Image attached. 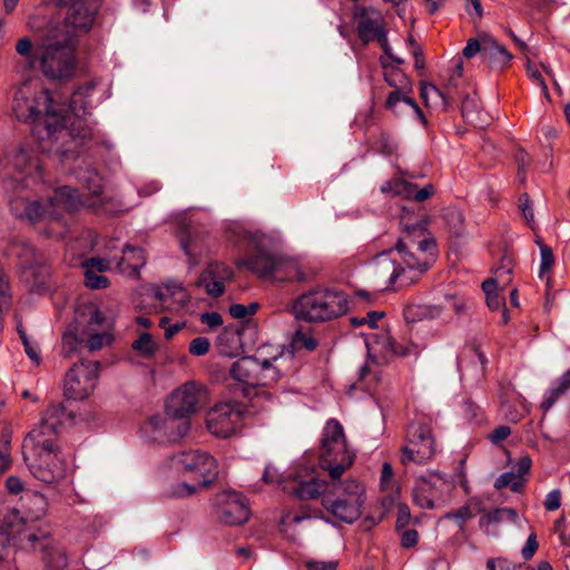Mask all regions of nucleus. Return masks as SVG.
I'll return each instance as SVG.
<instances>
[{"label":"nucleus","mask_w":570,"mask_h":570,"mask_svg":"<svg viewBox=\"0 0 570 570\" xmlns=\"http://www.w3.org/2000/svg\"><path fill=\"white\" fill-rule=\"evenodd\" d=\"M518 512L512 508H498L484 512L479 520V527L487 535H498L497 525L502 522L517 523Z\"/></svg>","instance_id":"29"},{"label":"nucleus","mask_w":570,"mask_h":570,"mask_svg":"<svg viewBox=\"0 0 570 570\" xmlns=\"http://www.w3.org/2000/svg\"><path fill=\"white\" fill-rule=\"evenodd\" d=\"M132 348L139 352L142 356L149 357L156 352L157 345L149 333H142L132 343Z\"/></svg>","instance_id":"52"},{"label":"nucleus","mask_w":570,"mask_h":570,"mask_svg":"<svg viewBox=\"0 0 570 570\" xmlns=\"http://www.w3.org/2000/svg\"><path fill=\"white\" fill-rule=\"evenodd\" d=\"M524 484V480L517 475L514 471L502 473L494 482L497 490L510 487L513 492H519Z\"/></svg>","instance_id":"49"},{"label":"nucleus","mask_w":570,"mask_h":570,"mask_svg":"<svg viewBox=\"0 0 570 570\" xmlns=\"http://www.w3.org/2000/svg\"><path fill=\"white\" fill-rule=\"evenodd\" d=\"M83 343V337H80L75 330L68 328L61 340L62 354L65 357H71L77 354Z\"/></svg>","instance_id":"44"},{"label":"nucleus","mask_w":570,"mask_h":570,"mask_svg":"<svg viewBox=\"0 0 570 570\" xmlns=\"http://www.w3.org/2000/svg\"><path fill=\"white\" fill-rule=\"evenodd\" d=\"M243 407L236 402L215 404L206 414V428L210 434L227 439L242 426Z\"/></svg>","instance_id":"18"},{"label":"nucleus","mask_w":570,"mask_h":570,"mask_svg":"<svg viewBox=\"0 0 570 570\" xmlns=\"http://www.w3.org/2000/svg\"><path fill=\"white\" fill-rule=\"evenodd\" d=\"M204 391L195 382H188L175 390L166 402L167 414L189 420L200 407Z\"/></svg>","instance_id":"20"},{"label":"nucleus","mask_w":570,"mask_h":570,"mask_svg":"<svg viewBox=\"0 0 570 570\" xmlns=\"http://www.w3.org/2000/svg\"><path fill=\"white\" fill-rule=\"evenodd\" d=\"M99 362L80 361L65 375L63 395L73 401L88 397L95 390L98 381Z\"/></svg>","instance_id":"17"},{"label":"nucleus","mask_w":570,"mask_h":570,"mask_svg":"<svg viewBox=\"0 0 570 570\" xmlns=\"http://www.w3.org/2000/svg\"><path fill=\"white\" fill-rule=\"evenodd\" d=\"M347 295L332 287H317L299 295L292 305L295 318L323 323L345 315L348 312Z\"/></svg>","instance_id":"3"},{"label":"nucleus","mask_w":570,"mask_h":570,"mask_svg":"<svg viewBox=\"0 0 570 570\" xmlns=\"http://www.w3.org/2000/svg\"><path fill=\"white\" fill-rule=\"evenodd\" d=\"M441 307L438 305H426L419 303H409L403 311L407 323H415L423 320H433L441 315Z\"/></svg>","instance_id":"36"},{"label":"nucleus","mask_w":570,"mask_h":570,"mask_svg":"<svg viewBox=\"0 0 570 570\" xmlns=\"http://www.w3.org/2000/svg\"><path fill=\"white\" fill-rule=\"evenodd\" d=\"M85 272V284L91 289L106 288L109 285V281L101 273L94 272L92 269L83 268Z\"/></svg>","instance_id":"54"},{"label":"nucleus","mask_w":570,"mask_h":570,"mask_svg":"<svg viewBox=\"0 0 570 570\" xmlns=\"http://www.w3.org/2000/svg\"><path fill=\"white\" fill-rule=\"evenodd\" d=\"M353 461L354 453L347 448L342 424L335 419L327 421L323 430L320 465L335 480L352 465Z\"/></svg>","instance_id":"5"},{"label":"nucleus","mask_w":570,"mask_h":570,"mask_svg":"<svg viewBox=\"0 0 570 570\" xmlns=\"http://www.w3.org/2000/svg\"><path fill=\"white\" fill-rule=\"evenodd\" d=\"M262 371L261 361L255 356H245L235 361L230 367V376L247 387L255 390L252 399L253 406H259L261 401L272 402V395L264 389H257L259 385V375Z\"/></svg>","instance_id":"19"},{"label":"nucleus","mask_w":570,"mask_h":570,"mask_svg":"<svg viewBox=\"0 0 570 570\" xmlns=\"http://www.w3.org/2000/svg\"><path fill=\"white\" fill-rule=\"evenodd\" d=\"M156 298L166 309L185 306L187 303V294L180 284H166L156 292Z\"/></svg>","instance_id":"32"},{"label":"nucleus","mask_w":570,"mask_h":570,"mask_svg":"<svg viewBox=\"0 0 570 570\" xmlns=\"http://www.w3.org/2000/svg\"><path fill=\"white\" fill-rule=\"evenodd\" d=\"M12 109L21 121L36 122L43 118L48 135L61 138V127H66L65 117L39 80H28L18 88Z\"/></svg>","instance_id":"2"},{"label":"nucleus","mask_w":570,"mask_h":570,"mask_svg":"<svg viewBox=\"0 0 570 570\" xmlns=\"http://www.w3.org/2000/svg\"><path fill=\"white\" fill-rule=\"evenodd\" d=\"M375 149L384 155H391L395 151L396 145L390 135L381 134L375 141Z\"/></svg>","instance_id":"60"},{"label":"nucleus","mask_w":570,"mask_h":570,"mask_svg":"<svg viewBox=\"0 0 570 570\" xmlns=\"http://www.w3.org/2000/svg\"><path fill=\"white\" fill-rule=\"evenodd\" d=\"M519 208H520L524 219L527 220V224L533 228L534 215H533V209H532L531 202H530L528 194L524 193L519 197Z\"/></svg>","instance_id":"61"},{"label":"nucleus","mask_w":570,"mask_h":570,"mask_svg":"<svg viewBox=\"0 0 570 570\" xmlns=\"http://www.w3.org/2000/svg\"><path fill=\"white\" fill-rule=\"evenodd\" d=\"M83 268L92 269L94 272L102 273L110 267V262L105 258L92 257L82 263Z\"/></svg>","instance_id":"62"},{"label":"nucleus","mask_w":570,"mask_h":570,"mask_svg":"<svg viewBox=\"0 0 570 570\" xmlns=\"http://www.w3.org/2000/svg\"><path fill=\"white\" fill-rule=\"evenodd\" d=\"M51 215L59 218L63 213H71L77 210L80 206L96 207V200H88L85 194H80L77 189L62 186L55 190L53 195L49 198Z\"/></svg>","instance_id":"26"},{"label":"nucleus","mask_w":570,"mask_h":570,"mask_svg":"<svg viewBox=\"0 0 570 570\" xmlns=\"http://www.w3.org/2000/svg\"><path fill=\"white\" fill-rule=\"evenodd\" d=\"M284 490L301 501L314 500L326 492L327 482L315 476L313 469L297 466Z\"/></svg>","instance_id":"21"},{"label":"nucleus","mask_w":570,"mask_h":570,"mask_svg":"<svg viewBox=\"0 0 570 570\" xmlns=\"http://www.w3.org/2000/svg\"><path fill=\"white\" fill-rule=\"evenodd\" d=\"M85 336H87V347L89 351L95 352L99 351L105 346H108L112 343L114 336L108 331H102L99 333H94L89 328L86 333H83Z\"/></svg>","instance_id":"47"},{"label":"nucleus","mask_w":570,"mask_h":570,"mask_svg":"<svg viewBox=\"0 0 570 570\" xmlns=\"http://www.w3.org/2000/svg\"><path fill=\"white\" fill-rule=\"evenodd\" d=\"M204 488L198 485L196 481L188 483L186 481L178 482L176 484H167L164 488V495L171 499H183L195 494L198 489Z\"/></svg>","instance_id":"43"},{"label":"nucleus","mask_w":570,"mask_h":570,"mask_svg":"<svg viewBox=\"0 0 570 570\" xmlns=\"http://www.w3.org/2000/svg\"><path fill=\"white\" fill-rule=\"evenodd\" d=\"M20 541L24 548L41 553L42 562L48 570H62L67 567L68 558L65 548L48 532L26 530L21 533Z\"/></svg>","instance_id":"16"},{"label":"nucleus","mask_w":570,"mask_h":570,"mask_svg":"<svg viewBox=\"0 0 570 570\" xmlns=\"http://www.w3.org/2000/svg\"><path fill=\"white\" fill-rule=\"evenodd\" d=\"M180 246L188 258V264L195 267L204 255L212 252L213 240L208 234L195 228H188L180 233Z\"/></svg>","instance_id":"25"},{"label":"nucleus","mask_w":570,"mask_h":570,"mask_svg":"<svg viewBox=\"0 0 570 570\" xmlns=\"http://www.w3.org/2000/svg\"><path fill=\"white\" fill-rule=\"evenodd\" d=\"M166 424H168L167 412L165 414H156L150 416L148 421L142 425L141 432L145 438L151 442H168Z\"/></svg>","instance_id":"35"},{"label":"nucleus","mask_w":570,"mask_h":570,"mask_svg":"<svg viewBox=\"0 0 570 570\" xmlns=\"http://www.w3.org/2000/svg\"><path fill=\"white\" fill-rule=\"evenodd\" d=\"M443 217L451 233L458 236L462 234L464 216L460 209L455 207L446 208Z\"/></svg>","instance_id":"48"},{"label":"nucleus","mask_w":570,"mask_h":570,"mask_svg":"<svg viewBox=\"0 0 570 570\" xmlns=\"http://www.w3.org/2000/svg\"><path fill=\"white\" fill-rule=\"evenodd\" d=\"M512 58V55L505 47L501 46L495 39L489 36L483 47V62L488 63L491 68L503 69L510 65Z\"/></svg>","instance_id":"30"},{"label":"nucleus","mask_w":570,"mask_h":570,"mask_svg":"<svg viewBox=\"0 0 570 570\" xmlns=\"http://www.w3.org/2000/svg\"><path fill=\"white\" fill-rule=\"evenodd\" d=\"M70 417L62 404H51L45 412L40 423L24 438L22 454L60 450L58 433L62 424Z\"/></svg>","instance_id":"8"},{"label":"nucleus","mask_w":570,"mask_h":570,"mask_svg":"<svg viewBox=\"0 0 570 570\" xmlns=\"http://www.w3.org/2000/svg\"><path fill=\"white\" fill-rule=\"evenodd\" d=\"M282 357H274L271 360L261 361L262 371L259 375V385L264 386L277 382L282 376Z\"/></svg>","instance_id":"42"},{"label":"nucleus","mask_w":570,"mask_h":570,"mask_svg":"<svg viewBox=\"0 0 570 570\" xmlns=\"http://www.w3.org/2000/svg\"><path fill=\"white\" fill-rule=\"evenodd\" d=\"M453 489L454 483L446 475L429 472L416 479L413 502L422 509H435L448 500Z\"/></svg>","instance_id":"13"},{"label":"nucleus","mask_w":570,"mask_h":570,"mask_svg":"<svg viewBox=\"0 0 570 570\" xmlns=\"http://www.w3.org/2000/svg\"><path fill=\"white\" fill-rule=\"evenodd\" d=\"M307 570H337L336 561L309 560L306 562Z\"/></svg>","instance_id":"64"},{"label":"nucleus","mask_w":570,"mask_h":570,"mask_svg":"<svg viewBox=\"0 0 570 570\" xmlns=\"http://www.w3.org/2000/svg\"><path fill=\"white\" fill-rule=\"evenodd\" d=\"M352 17L356 24L357 36L363 45L377 41L385 55L397 65L403 63L402 59L395 58L391 53L392 49L386 37L385 19L379 10L371 7L355 6L352 10Z\"/></svg>","instance_id":"12"},{"label":"nucleus","mask_w":570,"mask_h":570,"mask_svg":"<svg viewBox=\"0 0 570 570\" xmlns=\"http://www.w3.org/2000/svg\"><path fill=\"white\" fill-rule=\"evenodd\" d=\"M436 452L435 440L428 424L413 422L407 428L406 443L402 448L401 463L407 465L413 462L424 464Z\"/></svg>","instance_id":"14"},{"label":"nucleus","mask_w":570,"mask_h":570,"mask_svg":"<svg viewBox=\"0 0 570 570\" xmlns=\"http://www.w3.org/2000/svg\"><path fill=\"white\" fill-rule=\"evenodd\" d=\"M410 520H411L410 508L404 503H400L397 505V517H396V523H395L396 529L401 530V529L405 528L410 523Z\"/></svg>","instance_id":"63"},{"label":"nucleus","mask_w":570,"mask_h":570,"mask_svg":"<svg viewBox=\"0 0 570 570\" xmlns=\"http://www.w3.org/2000/svg\"><path fill=\"white\" fill-rule=\"evenodd\" d=\"M122 257L117 261V269L128 277H137L139 269L146 264V256L141 248L125 246Z\"/></svg>","instance_id":"31"},{"label":"nucleus","mask_w":570,"mask_h":570,"mask_svg":"<svg viewBox=\"0 0 570 570\" xmlns=\"http://www.w3.org/2000/svg\"><path fill=\"white\" fill-rule=\"evenodd\" d=\"M22 501L28 518L40 520L47 515L49 502L45 494L37 491H27Z\"/></svg>","instance_id":"33"},{"label":"nucleus","mask_w":570,"mask_h":570,"mask_svg":"<svg viewBox=\"0 0 570 570\" xmlns=\"http://www.w3.org/2000/svg\"><path fill=\"white\" fill-rule=\"evenodd\" d=\"M537 244L540 247L541 255L539 277L544 279L554 264V256L552 249L548 245L543 244L541 240H537Z\"/></svg>","instance_id":"51"},{"label":"nucleus","mask_w":570,"mask_h":570,"mask_svg":"<svg viewBox=\"0 0 570 570\" xmlns=\"http://www.w3.org/2000/svg\"><path fill=\"white\" fill-rule=\"evenodd\" d=\"M373 343L377 345L380 353H382L384 357L405 354V351L396 347L395 341L386 331L376 334Z\"/></svg>","instance_id":"45"},{"label":"nucleus","mask_w":570,"mask_h":570,"mask_svg":"<svg viewBox=\"0 0 570 570\" xmlns=\"http://www.w3.org/2000/svg\"><path fill=\"white\" fill-rule=\"evenodd\" d=\"M234 276L233 269L220 262H213L207 265L199 276L196 285L204 287L212 297H219L225 292V284Z\"/></svg>","instance_id":"24"},{"label":"nucleus","mask_w":570,"mask_h":570,"mask_svg":"<svg viewBox=\"0 0 570 570\" xmlns=\"http://www.w3.org/2000/svg\"><path fill=\"white\" fill-rule=\"evenodd\" d=\"M421 97L425 101V105H441L445 108L451 101L454 100L453 95L451 94V88H446L445 91L436 88L434 85L426 83L421 88Z\"/></svg>","instance_id":"39"},{"label":"nucleus","mask_w":570,"mask_h":570,"mask_svg":"<svg viewBox=\"0 0 570 570\" xmlns=\"http://www.w3.org/2000/svg\"><path fill=\"white\" fill-rule=\"evenodd\" d=\"M32 476L47 485L58 484L66 478L67 464L60 450L22 454Z\"/></svg>","instance_id":"15"},{"label":"nucleus","mask_w":570,"mask_h":570,"mask_svg":"<svg viewBox=\"0 0 570 570\" xmlns=\"http://www.w3.org/2000/svg\"><path fill=\"white\" fill-rule=\"evenodd\" d=\"M400 225L402 234L395 247L377 254L372 268L389 285L403 287L417 282L435 263L436 244L426 232L425 218L414 208L403 207Z\"/></svg>","instance_id":"1"},{"label":"nucleus","mask_w":570,"mask_h":570,"mask_svg":"<svg viewBox=\"0 0 570 570\" xmlns=\"http://www.w3.org/2000/svg\"><path fill=\"white\" fill-rule=\"evenodd\" d=\"M258 309L257 303H250L248 305L233 304L229 306V314L234 318L244 320L248 316L254 315Z\"/></svg>","instance_id":"58"},{"label":"nucleus","mask_w":570,"mask_h":570,"mask_svg":"<svg viewBox=\"0 0 570 570\" xmlns=\"http://www.w3.org/2000/svg\"><path fill=\"white\" fill-rule=\"evenodd\" d=\"M168 466L178 474H190L193 481L203 487L209 485L218 474L216 460L199 450L174 454Z\"/></svg>","instance_id":"10"},{"label":"nucleus","mask_w":570,"mask_h":570,"mask_svg":"<svg viewBox=\"0 0 570 570\" xmlns=\"http://www.w3.org/2000/svg\"><path fill=\"white\" fill-rule=\"evenodd\" d=\"M166 432L168 442H177L190 430V421L167 414Z\"/></svg>","instance_id":"41"},{"label":"nucleus","mask_w":570,"mask_h":570,"mask_svg":"<svg viewBox=\"0 0 570 570\" xmlns=\"http://www.w3.org/2000/svg\"><path fill=\"white\" fill-rule=\"evenodd\" d=\"M337 490L338 497L336 499L325 495L322 499V504L337 520L352 523L362 514L365 489L363 484L348 480L343 482Z\"/></svg>","instance_id":"9"},{"label":"nucleus","mask_w":570,"mask_h":570,"mask_svg":"<svg viewBox=\"0 0 570 570\" xmlns=\"http://www.w3.org/2000/svg\"><path fill=\"white\" fill-rule=\"evenodd\" d=\"M399 102H405L406 105L417 108L415 101L409 97L405 92L402 91V89H395L392 92H390L385 106L387 109H391L395 111L396 105Z\"/></svg>","instance_id":"55"},{"label":"nucleus","mask_w":570,"mask_h":570,"mask_svg":"<svg viewBox=\"0 0 570 570\" xmlns=\"http://www.w3.org/2000/svg\"><path fill=\"white\" fill-rule=\"evenodd\" d=\"M58 6L63 11L65 18L63 23L55 29H59L60 35L70 36L75 40L76 37L91 29L100 0H58Z\"/></svg>","instance_id":"11"},{"label":"nucleus","mask_w":570,"mask_h":570,"mask_svg":"<svg viewBox=\"0 0 570 570\" xmlns=\"http://www.w3.org/2000/svg\"><path fill=\"white\" fill-rule=\"evenodd\" d=\"M18 55L23 57L30 68H36L38 65V45L35 47L31 40L27 37L21 38L16 46Z\"/></svg>","instance_id":"46"},{"label":"nucleus","mask_w":570,"mask_h":570,"mask_svg":"<svg viewBox=\"0 0 570 570\" xmlns=\"http://www.w3.org/2000/svg\"><path fill=\"white\" fill-rule=\"evenodd\" d=\"M253 274L273 282L305 281L307 275L298 261L259 250L243 262Z\"/></svg>","instance_id":"7"},{"label":"nucleus","mask_w":570,"mask_h":570,"mask_svg":"<svg viewBox=\"0 0 570 570\" xmlns=\"http://www.w3.org/2000/svg\"><path fill=\"white\" fill-rule=\"evenodd\" d=\"M75 40L51 29L38 43V65L43 75L52 80L69 79L76 70Z\"/></svg>","instance_id":"4"},{"label":"nucleus","mask_w":570,"mask_h":570,"mask_svg":"<svg viewBox=\"0 0 570 570\" xmlns=\"http://www.w3.org/2000/svg\"><path fill=\"white\" fill-rule=\"evenodd\" d=\"M461 112L466 122L474 127H483L488 124V117L481 109L476 96H466L461 105Z\"/></svg>","instance_id":"34"},{"label":"nucleus","mask_w":570,"mask_h":570,"mask_svg":"<svg viewBox=\"0 0 570 570\" xmlns=\"http://www.w3.org/2000/svg\"><path fill=\"white\" fill-rule=\"evenodd\" d=\"M483 512V508L481 502L471 500L465 505L454 510L446 512L443 515V519L453 520L458 523V525L462 529L465 522L476 514Z\"/></svg>","instance_id":"40"},{"label":"nucleus","mask_w":570,"mask_h":570,"mask_svg":"<svg viewBox=\"0 0 570 570\" xmlns=\"http://www.w3.org/2000/svg\"><path fill=\"white\" fill-rule=\"evenodd\" d=\"M570 389V370L567 371L551 387L544 393L540 407L548 412L554 403Z\"/></svg>","instance_id":"38"},{"label":"nucleus","mask_w":570,"mask_h":570,"mask_svg":"<svg viewBox=\"0 0 570 570\" xmlns=\"http://www.w3.org/2000/svg\"><path fill=\"white\" fill-rule=\"evenodd\" d=\"M78 179L81 183L82 188L88 191V196L85 195V198L88 200H96L98 206L102 202V177L96 170L89 169L80 174Z\"/></svg>","instance_id":"37"},{"label":"nucleus","mask_w":570,"mask_h":570,"mask_svg":"<svg viewBox=\"0 0 570 570\" xmlns=\"http://www.w3.org/2000/svg\"><path fill=\"white\" fill-rule=\"evenodd\" d=\"M384 79L389 83L390 87L396 89H404L409 85V79L399 69H391L384 73Z\"/></svg>","instance_id":"57"},{"label":"nucleus","mask_w":570,"mask_h":570,"mask_svg":"<svg viewBox=\"0 0 570 570\" xmlns=\"http://www.w3.org/2000/svg\"><path fill=\"white\" fill-rule=\"evenodd\" d=\"M219 519L228 525L245 523L250 514L247 499L236 491H224L216 498Z\"/></svg>","instance_id":"22"},{"label":"nucleus","mask_w":570,"mask_h":570,"mask_svg":"<svg viewBox=\"0 0 570 570\" xmlns=\"http://www.w3.org/2000/svg\"><path fill=\"white\" fill-rule=\"evenodd\" d=\"M31 166L30 158L24 150L9 154L0 161V176L3 177V188L7 193L23 188L22 179L27 167Z\"/></svg>","instance_id":"23"},{"label":"nucleus","mask_w":570,"mask_h":570,"mask_svg":"<svg viewBox=\"0 0 570 570\" xmlns=\"http://www.w3.org/2000/svg\"><path fill=\"white\" fill-rule=\"evenodd\" d=\"M96 86L97 82L95 81H88L83 86H79L71 96L68 109L58 105L61 115L65 117L66 126L61 127V138L70 137L83 141L92 136V128L86 116L94 106L92 94Z\"/></svg>","instance_id":"6"},{"label":"nucleus","mask_w":570,"mask_h":570,"mask_svg":"<svg viewBox=\"0 0 570 570\" xmlns=\"http://www.w3.org/2000/svg\"><path fill=\"white\" fill-rule=\"evenodd\" d=\"M488 35H482L478 39L471 38L468 40L465 48L463 49V56L465 58H472L476 53L483 56V47L485 46V40H488Z\"/></svg>","instance_id":"56"},{"label":"nucleus","mask_w":570,"mask_h":570,"mask_svg":"<svg viewBox=\"0 0 570 570\" xmlns=\"http://www.w3.org/2000/svg\"><path fill=\"white\" fill-rule=\"evenodd\" d=\"M377 382V371L366 363L360 368V384L368 392H373Z\"/></svg>","instance_id":"53"},{"label":"nucleus","mask_w":570,"mask_h":570,"mask_svg":"<svg viewBox=\"0 0 570 570\" xmlns=\"http://www.w3.org/2000/svg\"><path fill=\"white\" fill-rule=\"evenodd\" d=\"M10 209L16 217L27 218L31 222L46 219V218H55V215H51L50 202L43 205L40 202H28L22 197L10 198L9 200Z\"/></svg>","instance_id":"28"},{"label":"nucleus","mask_w":570,"mask_h":570,"mask_svg":"<svg viewBox=\"0 0 570 570\" xmlns=\"http://www.w3.org/2000/svg\"><path fill=\"white\" fill-rule=\"evenodd\" d=\"M381 190L382 193H390L419 203L429 199L435 191L432 184H426L419 188L415 184L402 178L386 181L382 185Z\"/></svg>","instance_id":"27"},{"label":"nucleus","mask_w":570,"mask_h":570,"mask_svg":"<svg viewBox=\"0 0 570 570\" xmlns=\"http://www.w3.org/2000/svg\"><path fill=\"white\" fill-rule=\"evenodd\" d=\"M262 480L266 484L276 485L284 490V487L288 485L289 474L285 476L274 464H267L264 470Z\"/></svg>","instance_id":"50"},{"label":"nucleus","mask_w":570,"mask_h":570,"mask_svg":"<svg viewBox=\"0 0 570 570\" xmlns=\"http://www.w3.org/2000/svg\"><path fill=\"white\" fill-rule=\"evenodd\" d=\"M209 347V340L204 336H198L189 343L188 351L194 356H203L208 353Z\"/></svg>","instance_id":"59"}]
</instances>
